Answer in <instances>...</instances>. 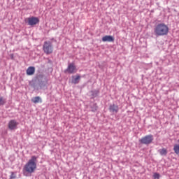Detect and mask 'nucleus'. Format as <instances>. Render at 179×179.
I'll use <instances>...</instances> for the list:
<instances>
[{"instance_id": "ddd939ff", "label": "nucleus", "mask_w": 179, "mask_h": 179, "mask_svg": "<svg viewBox=\"0 0 179 179\" xmlns=\"http://www.w3.org/2000/svg\"><path fill=\"white\" fill-rule=\"evenodd\" d=\"M32 102L37 103H41L42 102V99L40 96H36L34 99H32Z\"/></svg>"}, {"instance_id": "f03ea898", "label": "nucleus", "mask_w": 179, "mask_h": 179, "mask_svg": "<svg viewBox=\"0 0 179 179\" xmlns=\"http://www.w3.org/2000/svg\"><path fill=\"white\" fill-rule=\"evenodd\" d=\"M154 33L156 36H167L169 33V27L164 23L158 24L155 27Z\"/></svg>"}, {"instance_id": "9d476101", "label": "nucleus", "mask_w": 179, "mask_h": 179, "mask_svg": "<svg viewBox=\"0 0 179 179\" xmlns=\"http://www.w3.org/2000/svg\"><path fill=\"white\" fill-rule=\"evenodd\" d=\"M35 68L33 66L29 67L28 69H27V75L32 76L35 73Z\"/></svg>"}, {"instance_id": "20e7f679", "label": "nucleus", "mask_w": 179, "mask_h": 179, "mask_svg": "<svg viewBox=\"0 0 179 179\" xmlns=\"http://www.w3.org/2000/svg\"><path fill=\"white\" fill-rule=\"evenodd\" d=\"M43 52H45L46 55H50L52 53L53 48L52 45L50 42H45V43H43Z\"/></svg>"}, {"instance_id": "0eeeda50", "label": "nucleus", "mask_w": 179, "mask_h": 179, "mask_svg": "<svg viewBox=\"0 0 179 179\" xmlns=\"http://www.w3.org/2000/svg\"><path fill=\"white\" fill-rule=\"evenodd\" d=\"M18 122L15 120H11L8 122V129L10 130H15L17 128Z\"/></svg>"}, {"instance_id": "6ab92c4d", "label": "nucleus", "mask_w": 179, "mask_h": 179, "mask_svg": "<svg viewBox=\"0 0 179 179\" xmlns=\"http://www.w3.org/2000/svg\"><path fill=\"white\" fill-rule=\"evenodd\" d=\"M178 119H179V115H178Z\"/></svg>"}, {"instance_id": "7ed1b4c3", "label": "nucleus", "mask_w": 179, "mask_h": 179, "mask_svg": "<svg viewBox=\"0 0 179 179\" xmlns=\"http://www.w3.org/2000/svg\"><path fill=\"white\" fill-rule=\"evenodd\" d=\"M154 136L152 134L146 135L139 140V142L142 144L149 145L152 143Z\"/></svg>"}, {"instance_id": "2eb2a0df", "label": "nucleus", "mask_w": 179, "mask_h": 179, "mask_svg": "<svg viewBox=\"0 0 179 179\" xmlns=\"http://www.w3.org/2000/svg\"><path fill=\"white\" fill-rule=\"evenodd\" d=\"M6 103V101L3 97H0V106H3Z\"/></svg>"}, {"instance_id": "f3484780", "label": "nucleus", "mask_w": 179, "mask_h": 179, "mask_svg": "<svg viewBox=\"0 0 179 179\" xmlns=\"http://www.w3.org/2000/svg\"><path fill=\"white\" fill-rule=\"evenodd\" d=\"M13 178H15V176L14 175V173H11V176H10V179H13Z\"/></svg>"}, {"instance_id": "a211bd4d", "label": "nucleus", "mask_w": 179, "mask_h": 179, "mask_svg": "<svg viewBox=\"0 0 179 179\" xmlns=\"http://www.w3.org/2000/svg\"><path fill=\"white\" fill-rule=\"evenodd\" d=\"M99 94V91L96 92V95H97Z\"/></svg>"}, {"instance_id": "9b49d317", "label": "nucleus", "mask_w": 179, "mask_h": 179, "mask_svg": "<svg viewBox=\"0 0 179 179\" xmlns=\"http://www.w3.org/2000/svg\"><path fill=\"white\" fill-rule=\"evenodd\" d=\"M72 78L73 79H72L71 83H74V84H78L80 79V76H76V77L73 76Z\"/></svg>"}, {"instance_id": "6e6552de", "label": "nucleus", "mask_w": 179, "mask_h": 179, "mask_svg": "<svg viewBox=\"0 0 179 179\" xmlns=\"http://www.w3.org/2000/svg\"><path fill=\"white\" fill-rule=\"evenodd\" d=\"M101 41L103 42H114L115 38L112 36H105L102 37Z\"/></svg>"}, {"instance_id": "dca6fc26", "label": "nucleus", "mask_w": 179, "mask_h": 179, "mask_svg": "<svg viewBox=\"0 0 179 179\" xmlns=\"http://www.w3.org/2000/svg\"><path fill=\"white\" fill-rule=\"evenodd\" d=\"M153 178L154 179H159L160 178V174L157 173H155L153 174Z\"/></svg>"}, {"instance_id": "423d86ee", "label": "nucleus", "mask_w": 179, "mask_h": 179, "mask_svg": "<svg viewBox=\"0 0 179 179\" xmlns=\"http://www.w3.org/2000/svg\"><path fill=\"white\" fill-rule=\"evenodd\" d=\"M27 20H28V25H29V26L36 25L38 23H39V22H40L38 18L35 17H29V18L27 19Z\"/></svg>"}, {"instance_id": "f8f14e48", "label": "nucleus", "mask_w": 179, "mask_h": 179, "mask_svg": "<svg viewBox=\"0 0 179 179\" xmlns=\"http://www.w3.org/2000/svg\"><path fill=\"white\" fill-rule=\"evenodd\" d=\"M178 144L174 145V146H173V150H174V152H175L176 155H179V139H178Z\"/></svg>"}, {"instance_id": "39448f33", "label": "nucleus", "mask_w": 179, "mask_h": 179, "mask_svg": "<svg viewBox=\"0 0 179 179\" xmlns=\"http://www.w3.org/2000/svg\"><path fill=\"white\" fill-rule=\"evenodd\" d=\"M65 73H75L77 72V69L74 63H71L68 65L67 69L64 71Z\"/></svg>"}, {"instance_id": "1a4fd4ad", "label": "nucleus", "mask_w": 179, "mask_h": 179, "mask_svg": "<svg viewBox=\"0 0 179 179\" xmlns=\"http://www.w3.org/2000/svg\"><path fill=\"white\" fill-rule=\"evenodd\" d=\"M109 110L112 113H117L119 110V107L117 105H115V104L110 105L109 106Z\"/></svg>"}, {"instance_id": "4468645a", "label": "nucleus", "mask_w": 179, "mask_h": 179, "mask_svg": "<svg viewBox=\"0 0 179 179\" xmlns=\"http://www.w3.org/2000/svg\"><path fill=\"white\" fill-rule=\"evenodd\" d=\"M159 152L161 155H166L168 153V151L166 148H162L159 150Z\"/></svg>"}, {"instance_id": "f257e3e1", "label": "nucleus", "mask_w": 179, "mask_h": 179, "mask_svg": "<svg viewBox=\"0 0 179 179\" xmlns=\"http://www.w3.org/2000/svg\"><path fill=\"white\" fill-rule=\"evenodd\" d=\"M37 159L36 156L31 157V159L28 160V162L24 165L22 169V173L25 177H31L37 169Z\"/></svg>"}]
</instances>
